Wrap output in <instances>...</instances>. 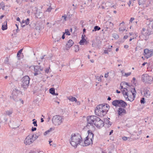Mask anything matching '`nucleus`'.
<instances>
[{"label":"nucleus","mask_w":153,"mask_h":153,"mask_svg":"<svg viewBox=\"0 0 153 153\" xmlns=\"http://www.w3.org/2000/svg\"><path fill=\"white\" fill-rule=\"evenodd\" d=\"M98 117L94 115L88 116L87 117V121L86 127L89 129H93L94 128L96 120H98Z\"/></svg>","instance_id":"nucleus-1"},{"label":"nucleus","mask_w":153,"mask_h":153,"mask_svg":"<svg viewBox=\"0 0 153 153\" xmlns=\"http://www.w3.org/2000/svg\"><path fill=\"white\" fill-rule=\"evenodd\" d=\"M82 141V138L80 135H76L74 134L73 136L72 135L70 143L72 146L76 148L77 145L79 144Z\"/></svg>","instance_id":"nucleus-2"},{"label":"nucleus","mask_w":153,"mask_h":153,"mask_svg":"<svg viewBox=\"0 0 153 153\" xmlns=\"http://www.w3.org/2000/svg\"><path fill=\"white\" fill-rule=\"evenodd\" d=\"M30 78L28 76H24L22 79L21 86L24 90H26L29 85Z\"/></svg>","instance_id":"nucleus-3"},{"label":"nucleus","mask_w":153,"mask_h":153,"mask_svg":"<svg viewBox=\"0 0 153 153\" xmlns=\"http://www.w3.org/2000/svg\"><path fill=\"white\" fill-rule=\"evenodd\" d=\"M142 80L144 83L150 84L153 82V77L147 74H144L142 76Z\"/></svg>","instance_id":"nucleus-4"},{"label":"nucleus","mask_w":153,"mask_h":153,"mask_svg":"<svg viewBox=\"0 0 153 153\" xmlns=\"http://www.w3.org/2000/svg\"><path fill=\"white\" fill-rule=\"evenodd\" d=\"M62 117L59 115L53 116L52 119L53 123L55 126L59 125L62 122Z\"/></svg>","instance_id":"nucleus-5"},{"label":"nucleus","mask_w":153,"mask_h":153,"mask_svg":"<svg viewBox=\"0 0 153 153\" xmlns=\"http://www.w3.org/2000/svg\"><path fill=\"white\" fill-rule=\"evenodd\" d=\"M33 67L34 71V74L35 76L41 74V72L43 71V68L41 66L36 65L34 66Z\"/></svg>","instance_id":"nucleus-6"},{"label":"nucleus","mask_w":153,"mask_h":153,"mask_svg":"<svg viewBox=\"0 0 153 153\" xmlns=\"http://www.w3.org/2000/svg\"><path fill=\"white\" fill-rule=\"evenodd\" d=\"M144 56L147 58L152 56L153 55V50L151 49L149 50L148 49H146L144 50Z\"/></svg>","instance_id":"nucleus-7"},{"label":"nucleus","mask_w":153,"mask_h":153,"mask_svg":"<svg viewBox=\"0 0 153 153\" xmlns=\"http://www.w3.org/2000/svg\"><path fill=\"white\" fill-rule=\"evenodd\" d=\"M102 106V104H100L97 106L96 109L95 110V113L96 115H99V113L100 114L101 112H102V110H103V107Z\"/></svg>","instance_id":"nucleus-8"},{"label":"nucleus","mask_w":153,"mask_h":153,"mask_svg":"<svg viewBox=\"0 0 153 153\" xmlns=\"http://www.w3.org/2000/svg\"><path fill=\"white\" fill-rule=\"evenodd\" d=\"M98 120H96L95 126L98 128L103 127L104 126L103 121L98 117Z\"/></svg>","instance_id":"nucleus-9"},{"label":"nucleus","mask_w":153,"mask_h":153,"mask_svg":"<svg viewBox=\"0 0 153 153\" xmlns=\"http://www.w3.org/2000/svg\"><path fill=\"white\" fill-rule=\"evenodd\" d=\"M33 141L34 140L31 139L30 135H29L24 140V143L26 145H30L31 144Z\"/></svg>","instance_id":"nucleus-10"},{"label":"nucleus","mask_w":153,"mask_h":153,"mask_svg":"<svg viewBox=\"0 0 153 153\" xmlns=\"http://www.w3.org/2000/svg\"><path fill=\"white\" fill-rule=\"evenodd\" d=\"M136 91L135 90V88H134L132 89V90L131 91V93L132 94V97H129V98L128 97V98L127 99V100H128L131 102L133 101L134 99V98L135 97Z\"/></svg>","instance_id":"nucleus-11"},{"label":"nucleus","mask_w":153,"mask_h":153,"mask_svg":"<svg viewBox=\"0 0 153 153\" xmlns=\"http://www.w3.org/2000/svg\"><path fill=\"white\" fill-rule=\"evenodd\" d=\"M103 110L102 114H106L109 108V105L107 104L104 103L102 104Z\"/></svg>","instance_id":"nucleus-12"},{"label":"nucleus","mask_w":153,"mask_h":153,"mask_svg":"<svg viewBox=\"0 0 153 153\" xmlns=\"http://www.w3.org/2000/svg\"><path fill=\"white\" fill-rule=\"evenodd\" d=\"M118 115L122 116L126 114V110L123 108H120L118 111Z\"/></svg>","instance_id":"nucleus-13"},{"label":"nucleus","mask_w":153,"mask_h":153,"mask_svg":"<svg viewBox=\"0 0 153 153\" xmlns=\"http://www.w3.org/2000/svg\"><path fill=\"white\" fill-rule=\"evenodd\" d=\"M88 135L86 137L87 139H89L90 140H92L94 139V134L93 133L91 130H88L87 131Z\"/></svg>","instance_id":"nucleus-14"},{"label":"nucleus","mask_w":153,"mask_h":153,"mask_svg":"<svg viewBox=\"0 0 153 153\" xmlns=\"http://www.w3.org/2000/svg\"><path fill=\"white\" fill-rule=\"evenodd\" d=\"M84 144L85 146H87L90 145L91 144H92V140H90L89 139H87L86 137L85 140L84 141Z\"/></svg>","instance_id":"nucleus-15"},{"label":"nucleus","mask_w":153,"mask_h":153,"mask_svg":"<svg viewBox=\"0 0 153 153\" xmlns=\"http://www.w3.org/2000/svg\"><path fill=\"white\" fill-rule=\"evenodd\" d=\"M30 19L29 18H27L26 20H23L21 22V26L22 27H24L25 26V25H23V23H25L26 25H28L29 23Z\"/></svg>","instance_id":"nucleus-16"},{"label":"nucleus","mask_w":153,"mask_h":153,"mask_svg":"<svg viewBox=\"0 0 153 153\" xmlns=\"http://www.w3.org/2000/svg\"><path fill=\"white\" fill-rule=\"evenodd\" d=\"M13 110L12 109L8 110L5 111L4 113L5 115H8L10 117L11 116V115L13 113Z\"/></svg>","instance_id":"nucleus-17"},{"label":"nucleus","mask_w":153,"mask_h":153,"mask_svg":"<svg viewBox=\"0 0 153 153\" xmlns=\"http://www.w3.org/2000/svg\"><path fill=\"white\" fill-rule=\"evenodd\" d=\"M120 101H121L120 100H114L112 102V104L116 107L119 106L120 103Z\"/></svg>","instance_id":"nucleus-18"},{"label":"nucleus","mask_w":153,"mask_h":153,"mask_svg":"<svg viewBox=\"0 0 153 153\" xmlns=\"http://www.w3.org/2000/svg\"><path fill=\"white\" fill-rule=\"evenodd\" d=\"M74 44V42L71 39H70L66 44V47L67 48H69L73 45Z\"/></svg>","instance_id":"nucleus-19"},{"label":"nucleus","mask_w":153,"mask_h":153,"mask_svg":"<svg viewBox=\"0 0 153 153\" xmlns=\"http://www.w3.org/2000/svg\"><path fill=\"white\" fill-rule=\"evenodd\" d=\"M127 103L124 101L121 100L120 101V103L119 107H121L123 108H125L126 106H127Z\"/></svg>","instance_id":"nucleus-20"},{"label":"nucleus","mask_w":153,"mask_h":153,"mask_svg":"<svg viewBox=\"0 0 153 153\" xmlns=\"http://www.w3.org/2000/svg\"><path fill=\"white\" fill-rule=\"evenodd\" d=\"M144 96L148 97V96H149L150 95V93L149 91V90L147 89H144Z\"/></svg>","instance_id":"nucleus-21"},{"label":"nucleus","mask_w":153,"mask_h":153,"mask_svg":"<svg viewBox=\"0 0 153 153\" xmlns=\"http://www.w3.org/2000/svg\"><path fill=\"white\" fill-rule=\"evenodd\" d=\"M122 92L125 98H126V100H127V99L128 98V97H129L128 95L129 93H128V92L124 90H123V91H122Z\"/></svg>","instance_id":"nucleus-22"},{"label":"nucleus","mask_w":153,"mask_h":153,"mask_svg":"<svg viewBox=\"0 0 153 153\" xmlns=\"http://www.w3.org/2000/svg\"><path fill=\"white\" fill-rule=\"evenodd\" d=\"M7 22L6 21H5L2 24L1 29L2 30H7Z\"/></svg>","instance_id":"nucleus-23"},{"label":"nucleus","mask_w":153,"mask_h":153,"mask_svg":"<svg viewBox=\"0 0 153 153\" xmlns=\"http://www.w3.org/2000/svg\"><path fill=\"white\" fill-rule=\"evenodd\" d=\"M68 99L72 102H76L77 101V99L75 97H73L72 96H70L68 97Z\"/></svg>","instance_id":"nucleus-24"},{"label":"nucleus","mask_w":153,"mask_h":153,"mask_svg":"<svg viewBox=\"0 0 153 153\" xmlns=\"http://www.w3.org/2000/svg\"><path fill=\"white\" fill-rule=\"evenodd\" d=\"M147 32H148V33L144 34V33L143 32H142V34L145 36H149L152 33V31H150L149 29H147Z\"/></svg>","instance_id":"nucleus-25"},{"label":"nucleus","mask_w":153,"mask_h":153,"mask_svg":"<svg viewBox=\"0 0 153 153\" xmlns=\"http://www.w3.org/2000/svg\"><path fill=\"white\" fill-rule=\"evenodd\" d=\"M49 92L52 94L54 95L55 94V89L53 88H50L49 89Z\"/></svg>","instance_id":"nucleus-26"},{"label":"nucleus","mask_w":153,"mask_h":153,"mask_svg":"<svg viewBox=\"0 0 153 153\" xmlns=\"http://www.w3.org/2000/svg\"><path fill=\"white\" fill-rule=\"evenodd\" d=\"M106 24L108 25H109L111 27H112L114 25L113 23L110 22H106Z\"/></svg>","instance_id":"nucleus-27"},{"label":"nucleus","mask_w":153,"mask_h":153,"mask_svg":"<svg viewBox=\"0 0 153 153\" xmlns=\"http://www.w3.org/2000/svg\"><path fill=\"white\" fill-rule=\"evenodd\" d=\"M86 40L85 39H83L82 38V39L80 40V41L79 42V43L81 45H83V43Z\"/></svg>","instance_id":"nucleus-28"},{"label":"nucleus","mask_w":153,"mask_h":153,"mask_svg":"<svg viewBox=\"0 0 153 153\" xmlns=\"http://www.w3.org/2000/svg\"><path fill=\"white\" fill-rule=\"evenodd\" d=\"M23 50V49L22 48L18 51L17 53V56L18 57H19L20 56V55L22 53Z\"/></svg>","instance_id":"nucleus-29"},{"label":"nucleus","mask_w":153,"mask_h":153,"mask_svg":"<svg viewBox=\"0 0 153 153\" xmlns=\"http://www.w3.org/2000/svg\"><path fill=\"white\" fill-rule=\"evenodd\" d=\"M94 30L97 31L99 30H100L101 28L98 26H96L94 27Z\"/></svg>","instance_id":"nucleus-30"},{"label":"nucleus","mask_w":153,"mask_h":153,"mask_svg":"<svg viewBox=\"0 0 153 153\" xmlns=\"http://www.w3.org/2000/svg\"><path fill=\"white\" fill-rule=\"evenodd\" d=\"M74 48H75V51L76 52H77L79 51V47L78 45H75L74 46Z\"/></svg>","instance_id":"nucleus-31"},{"label":"nucleus","mask_w":153,"mask_h":153,"mask_svg":"<svg viewBox=\"0 0 153 153\" xmlns=\"http://www.w3.org/2000/svg\"><path fill=\"white\" fill-rule=\"evenodd\" d=\"M145 2V1H142V0H139L138 1V3L139 5L144 4Z\"/></svg>","instance_id":"nucleus-32"},{"label":"nucleus","mask_w":153,"mask_h":153,"mask_svg":"<svg viewBox=\"0 0 153 153\" xmlns=\"http://www.w3.org/2000/svg\"><path fill=\"white\" fill-rule=\"evenodd\" d=\"M105 121L106 124L109 125L110 126L111 125V123L108 120V119H106V120Z\"/></svg>","instance_id":"nucleus-33"},{"label":"nucleus","mask_w":153,"mask_h":153,"mask_svg":"<svg viewBox=\"0 0 153 153\" xmlns=\"http://www.w3.org/2000/svg\"><path fill=\"white\" fill-rule=\"evenodd\" d=\"M64 34H66V35L69 36L70 35V32L68 29H66Z\"/></svg>","instance_id":"nucleus-34"},{"label":"nucleus","mask_w":153,"mask_h":153,"mask_svg":"<svg viewBox=\"0 0 153 153\" xmlns=\"http://www.w3.org/2000/svg\"><path fill=\"white\" fill-rule=\"evenodd\" d=\"M145 99L144 97H143L141 99L140 102L141 104H144L145 102Z\"/></svg>","instance_id":"nucleus-35"},{"label":"nucleus","mask_w":153,"mask_h":153,"mask_svg":"<svg viewBox=\"0 0 153 153\" xmlns=\"http://www.w3.org/2000/svg\"><path fill=\"white\" fill-rule=\"evenodd\" d=\"M131 74V73L130 72L127 73H125L124 74V76H128L130 75ZM122 74L123 76H124L123 74Z\"/></svg>","instance_id":"nucleus-36"},{"label":"nucleus","mask_w":153,"mask_h":153,"mask_svg":"<svg viewBox=\"0 0 153 153\" xmlns=\"http://www.w3.org/2000/svg\"><path fill=\"white\" fill-rule=\"evenodd\" d=\"M0 5L1 6V7H2V9H3L5 7L4 4L3 2H2L0 4Z\"/></svg>","instance_id":"nucleus-37"},{"label":"nucleus","mask_w":153,"mask_h":153,"mask_svg":"<svg viewBox=\"0 0 153 153\" xmlns=\"http://www.w3.org/2000/svg\"><path fill=\"white\" fill-rule=\"evenodd\" d=\"M113 37L115 39H118L119 37V36L116 34H114L113 35Z\"/></svg>","instance_id":"nucleus-38"},{"label":"nucleus","mask_w":153,"mask_h":153,"mask_svg":"<svg viewBox=\"0 0 153 153\" xmlns=\"http://www.w3.org/2000/svg\"><path fill=\"white\" fill-rule=\"evenodd\" d=\"M9 59L7 57H6V59L4 60V63L6 64H8Z\"/></svg>","instance_id":"nucleus-39"},{"label":"nucleus","mask_w":153,"mask_h":153,"mask_svg":"<svg viewBox=\"0 0 153 153\" xmlns=\"http://www.w3.org/2000/svg\"><path fill=\"white\" fill-rule=\"evenodd\" d=\"M52 8L51 7V6H50L49 7L47 8L46 11H48L49 12H50L51 11Z\"/></svg>","instance_id":"nucleus-40"},{"label":"nucleus","mask_w":153,"mask_h":153,"mask_svg":"<svg viewBox=\"0 0 153 153\" xmlns=\"http://www.w3.org/2000/svg\"><path fill=\"white\" fill-rule=\"evenodd\" d=\"M33 124L34 125V126H37V121L36 120H35V121H34L33 122Z\"/></svg>","instance_id":"nucleus-41"},{"label":"nucleus","mask_w":153,"mask_h":153,"mask_svg":"<svg viewBox=\"0 0 153 153\" xmlns=\"http://www.w3.org/2000/svg\"><path fill=\"white\" fill-rule=\"evenodd\" d=\"M122 85H123V84L122 82L120 84L121 88V89H122L123 88L124 89H125L126 91H127V89L126 88H123V86Z\"/></svg>","instance_id":"nucleus-42"},{"label":"nucleus","mask_w":153,"mask_h":153,"mask_svg":"<svg viewBox=\"0 0 153 153\" xmlns=\"http://www.w3.org/2000/svg\"><path fill=\"white\" fill-rule=\"evenodd\" d=\"M49 132V131L48 130L44 132V135H46Z\"/></svg>","instance_id":"nucleus-43"},{"label":"nucleus","mask_w":153,"mask_h":153,"mask_svg":"<svg viewBox=\"0 0 153 153\" xmlns=\"http://www.w3.org/2000/svg\"><path fill=\"white\" fill-rule=\"evenodd\" d=\"M36 130V128L32 127V128L31 129V131H34Z\"/></svg>","instance_id":"nucleus-44"},{"label":"nucleus","mask_w":153,"mask_h":153,"mask_svg":"<svg viewBox=\"0 0 153 153\" xmlns=\"http://www.w3.org/2000/svg\"><path fill=\"white\" fill-rule=\"evenodd\" d=\"M122 139L123 140L126 141L127 140L128 138L126 137H123Z\"/></svg>","instance_id":"nucleus-45"},{"label":"nucleus","mask_w":153,"mask_h":153,"mask_svg":"<svg viewBox=\"0 0 153 153\" xmlns=\"http://www.w3.org/2000/svg\"><path fill=\"white\" fill-rule=\"evenodd\" d=\"M108 74H109L108 72L107 73L105 74V77L106 78L108 77Z\"/></svg>","instance_id":"nucleus-46"},{"label":"nucleus","mask_w":153,"mask_h":153,"mask_svg":"<svg viewBox=\"0 0 153 153\" xmlns=\"http://www.w3.org/2000/svg\"><path fill=\"white\" fill-rule=\"evenodd\" d=\"M62 18H63L65 21L66 20V18L67 17L66 15H65L64 16H62Z\"/></svg>","instance_id":"nucleus-47"},{"label":"nucleus","mask_w":153,"mask_h":153,"mask_svg":"<svg viewBox=\"0 0 153 153\" xmlns=\"http://www.w3.org/2000/svg\"><path fill=\"white\" fill-rule=\"evenodd\" d=\"M122 83H123V85H127L128 86H129V85L128 84V83L127 82H122Z\"/></svg>","instance_id":"nucleus-48"},{"label":"nucleus","mask_w":153,"mask_h":153,"mask_svg":"<svg viewBox=\"0 0 153 153\" xmlns=\"http://www.w3.org/2000/svg\"><path fill=\"white\" fill-rule=\"evenodd\" d=\"M76 103V104H77V105H79L80 104V102L79 101H77V100L76 101V102H75Z\"/></svg>","instance_id":"nucleus-49"},{"label":"nucleus","mask_w":153,"mask_h":153,"mask_svg":"<svg viewBox=\"0 0 153 153\" xmlns=\"http://www.w3.org/2000/svg\"><path fill=\"white\" fill-rule=\"evenodd\" d=\"M125 30V29H122V28H119V30L120 31H124V30Z\"/></svg>","instance_id":"nucleus-50"},{"label":"nucleus","mask_w":153,"mask_h":153,"mask_svg":"<svg viewBox=\"0 0 153 153\" xmlns=\"http://www.w3.org/2000/svg\"><path fill=\"white\" fill-rule=\"evenodd\" d=\"M30 136L31 137V139L33 140L34 138V135L33 134L32 135H30Z\"/></svg>","instance_id":"nucleus-51"},{"label":"nucleus","mask_w":153,"mask_h":153,"mask_svg":"<svg viewBox=\"0 0 153 153\" xmlns=\"http://www.w3.org/2000/svg\"><path fill=\"white\" fill-rule=\"evenodd\" d=\"M45 72L47 73H48L49 72V69H46L45 71Z\"/></svg>","instance_id":"nucleus-52"},{"label":"nucleus","mask_w":153,"mask_h":153,"mask_svg":"<svg viewBox=\"0 0 153 153\" xmlns=\"http://www.w3.org/2000/svg\"><path fill=\"white\" fill-rule=\"evenodd\" d=\"M39 136H36L35 135V137H34V141Z\"/></svg>","instance_id":"nucleus-53"},{"label":"nucleus","mask_w":153,"mask_h":153,"mask_svg":"<svg viewBox=\"0 0 153 153\" xmlns=\"http://www.w3.org/2000/svg\"><path fill=\"white\" fill-rule=\"evenodd\" d=\"M128 36L127 35L125 36H124L123 38L125 39H126L128 38Z\"/></svg>","instance_id":"nucleus-54"},{"label":"nucleus","mask_w":153,"mask_h":153,"mask_svg":"<svg viewBox=\"0 0 153 153\" xmlns=\"http://www.w3.org/2000/svg\"><path fill=\"white\" fill-rule=\"evenodd\" d=\"M134 18H131L130 19V21L131 22H132V21H133L134 20Z\"/></svg>","instance_id":"nucleus-55"},{"label":"nucleus","mask_w":153,"mask_h":153,"mask_svg":"<svg viewBox=\"0 0 153 153\" xmlns=\"http://www.w3.org/2000/svg\"><path fill=\"white\" fill-rule=\"evenodd\" d=\"M128 4L129 6H130L131 4V2L130 1H129L128 2Z\"/></svg>","instance_id":"nucleus-56"},{"label":"nucleus","mask_w":153,"mask_h":153,"mask_svg":"<svg viewBox=\"0 0 153 153\" xmlns=\"http://www.w3.org/2000/svg\"><path fill=\"white\" fill-rule=\"evenodd\" d=\"M128 46L127 45H125L124 46V48L126 49L128 48Z\"/></svg>","instance_id":"nucleus-57"},{"label":"nucleus","mask_w":153,"mask_h":153,"mask_svg":"<svg viewBox=\"0 0 153 153\" xmlns=\"http://www.w3.org/2000/svg\"><path fill=\"white\" fill-rule=\"evenodd\" d=\"M104 53H107V54L108 53V52L107 50H104Z\"/></svg>","instance_id":"nucleus-58"},{"label":"nucleus","mask_w":153,"mask_h":153,"mask_svg":"<svg viewBox=\"0 0 153 153\" xmlns=\"http://www.w3.org/2000/svg\"><path fill=\"white\" fill-rule=\"evenodd\" d=\"M65 34H64L62 35V39H64L65 38Z\"/></svg>","instance_id":"nucleus-59"},{"label":"nucleus","mask_w":153,"mask_h":153,"mask_svg":"<svg viewBox=\"0 0 153 153\" xmlns=\"http://www.w3.org/2000/svg\"><path fill=\"white\" fill-rule=\"evenodd\" d=\"M108 52H110L111 51V49L110 48H108L107 49V50Z\"/></svg>","instance_id":"nucleus-60"},{"label":"nucleus","mask_w":153,"mask_h":153,"mask_svg":"<svg viewBox=\"0 0 153 153\" xmlns=\"http://www.w3.org/2000/svg\"><path fill=\"white\" fill-rule=\"evenodd\" d=\"M7 120L8 119L7 118H4V122H7Z\"/></svg>","instance_id":"nucleus-61"},{"label":"nucleus","mask_w":153,"mask_h":153,"mask_svg":"<svg viewBox=\"0 0 153 153\" xmlns=\"http://www.w3.org/2000/svg\"><path fill=\"white\" fill-rule=\"evenodd\" d=\"M146 30L144 28H142V32H143L146 31Z\"/></svg>","instance_id":"nucleus-62"},{"label":"nucleus","mask_w":153,"mask_h":153,"mask_svg":"<svg viewBox=\"0 0 153 153\" xmlns=\"http://www.w3.org/2000/svg\"><path fill=\"white\" fill-rule=\"evenodd\" d=\"M113 130H111L109 133V135H111L113 133Z\"/></svg>","instance_id":"nucleus-63"},{"label":"nucleus","mask_w":153,"mask_h":153,"mask_svg":"<svg viewBox=\"0 0 153 153\" xmlns=\"http://www.w3.org/2000/svg\"><path fill=\"white\" fill-rule=\"evenodd\" d=\"M147 64V62H145L143 63V64H142V65L143 66H144L146 64Z\"/></svg>","instance_id":"nucleus-64"}]
</instances>
